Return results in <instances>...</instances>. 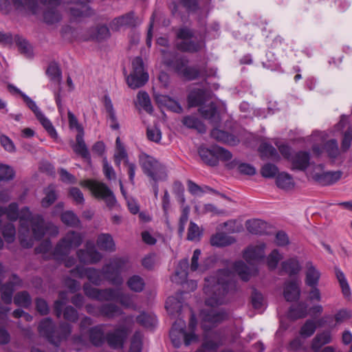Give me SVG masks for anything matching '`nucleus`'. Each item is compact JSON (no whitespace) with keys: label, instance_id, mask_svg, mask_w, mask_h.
<instances>
[{"label":"nucleus","instance_id":"1","mask_svg":"<svg viewBox=\"0 0 352 352\" xmlns=\"http://www.w3.org/2000/svg\"><path fill=\"white\" fill-rule=\"evenodd\" d=\"M160 52L163 56L164 65L186 81H192L198 78L206 80L215 75L216 71L208 69L206 65L200 67L196 65L188 66V58L176 52L162 49Z\"/></svg>","mask_w":352,"mask_h":352},{"label":"nucleus","instance_id":"2","mask_svg":"<svg viewBox=\"0 0 352 352\" xmlns=\"http://www.w3.org/2000/svg\"><path fill=\"white\" fill-rule=\"evenodd\" d=\"M205 282L204 292L207 296L205 305L216 307L226 304V296L235 286L230 271L228 269H221L216 276L205 278Z\"/></svg>","mask_w":352,"mask_h":352},{"label":"nucleus","instance_id":"3","mask_svg":"<svg viewBox=\"0 0 352 352\" xmlns=\"http://www.w3.org/2000/svg\"><path fill=\"white\" fill-rule=\"evenodd\" d=\"M207 31L204 33L201 38L197 41L192 40L195 36L194 30L187 26L180 27L176 32L177 39L181 40L180 42L176 43V48L181 52L195 54L199 52L206 47L205 38Z\"/></svg>","mask_w":352,"mask_h":352},{"label":"nucleus","instance_id":"4","mask_svg":"<svg viewBox=\"0 0 352 352\" xmlns=\"http://www.w3.org/2000/svg\"><path fill=\"white\" fill-rule=\"evenodd\" d=\"M128 259L124 257H113L102 266L104 279L110 284L120 286L123 283L122 272L126 267Z\"/></svg>","mask_w":352,"mask_h":352},{"label":"nucleus","instance_id":"5","mask_svg":"<svg viewBox=\"0 0 352 352\" xmlns=\"http://www.w3.org/2000/svg\"><path fill=\"white\" fill-rule=\"evenodd\" d=\"M139 162L144 174L151 180L164 179V168L154 157L142 153L139 157Z\"/></svg>","mask_w":352,"mask_h":352},{"label":"nucleus","instance_id":"6","mask_svg":"<svg viewBox=\"0 0 352 352\" xmlns=\"http://www.w3.org/2000/svg\"><path fill=\"white\" fill-rule=\"evenodd\" d=\"M31 227L32 235L37 240H41L46 233H49L52 236H56L58 233V228L53 223H45L44 217L41 214H35L29 223Z\"/></svg>","mask_w":352,"mask_h":352},{"label":"nucleus","instance_id":"7","mask_svg":"<svg viewBox=\"0 0 352 352\" xmlns=\"http://www.w3.org/2000/svg\"><path fill=\"white\" fill-rule=\"evenodd\" d=\"M88 187L95 197L104 200L108 207L112 208L116 205V196L104 183L91 180L88 182Z\"/></svg>","mask_w":352,"mask_h":352},{"label":"nucleus","instance_id":"8","mask_svg":"<svg viewBox=\"0 0 352 352\" xmlns=\"http://www.w3.org/2000/svg\"><path fill=\"white\" fill-rule=\"evenodd\" d=\"M41 3L43 5L51 6H58L60 5V0H40ZM14 7L16 10H21L24 8L32 12V14H36L39 10V4L38 0H12Z\"/></svg>","mask_w":352,"mask_h":352},{"label":"nucleus","instance_id":"9","mask_svg":"<svg viewBox=\"0 0 352 352\" xmlns=\"http://www.w3.org/2000/svg\"><path fill=\"white\" fill-rule=\"evenodd\" d=\"M79 261L84 264H95L102 259V254L92 243H87L86 249H79L76 252Z\"/></svg>","mask_w":352,"mask_h":352},{"label":"nucleus","instance_id":"10","mask_svg":"<svg viewBox=\"0 0 352 352\" xmlns=\"http://www.w3.org/2000/svg\"><path fill=\"white\" fill-rule=\"evenodd\" d=\"M127 336V329L125 327H120L106 333V342L112 349H122Z\"/></svg>","mask_w":352,"mask_h":352},{"label":"nucleus","instance_id":"11","mask_svg":"<svg viewBox=\"0 0 352 352\" xmlns=\"http://www.w3.org/2000/svg\"><path fill=\"white\" fill-rule=\"evenodd\" d=\"M184 8L187 14L196 13L199 10V0H178L173 1L170 5V12L173 16L179 15L183 16L182 12L179 11V8Z\"/></svg>","mask_w":352,"mask_h":352},{"label":"nucleus","instance_id":"12","mask_svg":"<svg viewBox=\"0 0 352 352\" xmlns=\"http://www.w3.org/2000/svg\"><path fill=\"white\" fill-rule=\"evenodd\" d=\"M342 175L340 170L314 173L311 175L312 179L318 184L326 186L333 185L338 182Z\"/></svg>","mask_w":352,"mask_h":352},{"label":"nucleus","instance_id":"13","mask_svg":"<svg viewBox=\"0 0 352 352\" xmlns=\"http://www.w3.org/2000/svg\"><path fill=\"white\" fill-rule=\"evenodd\" d=\"M311 155L309 151H298L295 152L289 160L292 170L305 171L310 165Z\"/></svg>","mask_w":352,"mask_h":352},{"label":"nucleus","instance_id":"14","mask_svg":"<svg viewBox=\"0 0 352 352\" xmlns=\"http://www.w3.org/2000/svg\"><path fill=\"white\" fill-rule=\"evenodd\" d=\"M138 17L133 11H130L123 15L116 17L111 22V26L113 30L118 31L121 27L126 26L135 28L138 25Z\"/></svg>","mask_w":352,"mask_h":352},{"label":"nucleus","instance_id":"15","mask_svg":"<svg viewBox=\"0 0 352 352\" xmlns=\"http://www.w3.org/2000/svg\"><path fill=\"white\" fill-rule=\"evenodd\" d=\"M210 135L217 142L232 146H236L240 142V140L237 135L219 129H212Z\"/></svg>","mask_w":352,"mask_h":352},{"label":"nucleus","instance_id":"16","mask_svg":"<svg viewBox=\"0 0 352 352\" xmlns=\"http://www.w3.org/2000/svg\"><path fill=\"white\" fill-rule=\"evenodd\" d=\"M104 324H99L89 329V339L94 346L100 347L105 343L106 334L104 333Z\"/></svg>","mask_w":352,"mask_h":352},{"label":"nucleus","instance_id":"17","mask_svg":"<svg viewBox=\"0 0 352 352\" xmlns=\"http://www.w3.org/2000/svg\"><path fill=\"white\" fill-rule=\"evenodd\" d=\"M38 330L43 337L45 338L50 343L53 344L56 332V324L51 318L47 317L42 319L38 324Z\"/></svg>","mask_w":352,"mask_h":352},{"label":"nucleus","instance_id":"18","mask_svg":"<svg viewBox=\"0 0 352 352\" xmlns=\"http://www.w3.org/2000/svg\"><path fill=\"white\" fill-rule=\"evenodd\" d=\"M283 296L286 301H298L300 297V289L296 280H290L285 283Z\"/></svg>","mask_w":352,"mask_h":352},{"label":"nucleus","instance_id":"19","mask_svg":"<svg viewBox=\"0 0 352 352\" xmlns=\"http://www.w3.org/2000/svg\"><path fill=\"white\" fill-rule=\"evenodd\" d=\"M208 100L207 91L205 89H195L187 96L189 107H202Z\"/></svg>","mask_w":352,"mask_h":352},{"label":"nucleus","instance_id":"20","mask_svg":"<svg viewBox=\"0 0 352 352\" xmlns=\"http://www.w3.org/2000/svg\"><path fill=\"white\" fill-rule=\"evenodd\" d=\"M201 317L205 322L217 324L227 320L229 316L226 311H215L212 309H204L201 311Z\"/></svg>","mask_w":352,"mask_h":352},{"label":"nucleus","instance_id":"21","mask_svg":"<svg viewBox=\"0 0 352 352\" xmlns=\"http://www.w3.org/2000/svg\"><path fill=\"white\" fill-rule=\"evenodd\" d=\"M76 143L72 146L74 153L84 159L88 164L91 163L90 152L84 141V134H77L76 136Z\"/></svg>","mask_w":352,"mask_h":352},{"label":"nucleus","instance_id":"22","mask_svg":"<svg viewBox=\"0 0 352 352\" xmlns=\"http://www.w3.org/2000/svg\"><path fill=\"white\" fill-rule=\"evenodd\" d=\"M53 345L58 347L63 340H67L72 333V326L67 322H60L58 327L56 326Z\"/></svg>","mask_w":352,"mask_h":352},{"label":"nucleus","instance_id":"23","mask_svg":"<svg viewBox=\"0 0 352 352\" xmlns=\"http://www.w3.org/2000/svg\"><path fill=\"white\" fill-rule=\"evenodd\" d=\"M199 155L201 160L210 166H216L218 165V159L216 153L215 145L210 148L201 146L198 150Z\"/></svg>","mask_w":352,"mask_h":352},{"label":"nucleus","instance_id":"24","mask_svg":"<svg viewBox=\"0 0 352 352\" xmlns=\"http://www.w3.org/2000/svg\"><path fill=\"white\" fill-rule=\"evenodd\" d=\"M89 39L97 42H102L111 36V33L107 25H98L89 29Z\"/></svg>","mask_w":352,"mask_h":352},{"label":"nucleus","instance_id":"25","mask_svg":"<svg viewBox=\"0 0 352 352\" xmlns=\"http://www.w3.org/2000/svg\"><path fill=\"white\" fill-rule=\"evenodd\" d=\"M265 243L255 247H249L243 252V258L248 263L258 261L265 257Z\"/></svg>","mask_w":352,"mask_h":352},{"label":"nucleus","instance_id":"26","mask_svg":"<svg viewBox=\"0 0 352 352\" xmlns=\"http://www.w3.org/2000/svg\"><path fill=\"white\" fill-rule=\"evenodd\" d=\"M69 13L73 18L77 19L91 16L94 14V11L87 3L79 2L76 6L69 8Z\"/></svg>","mask_w":352,"mask_h":352},{"label":"nucleus","instance_id":"27","mask_svg":"<svg viewBox=\"0 0 352 352\" xmlns=\"http://www.w3.org/2000/svg\"><path fill=\"white\" fill-rule=\"evenodd\" d=\"M156 102L162 107L175 113H180L183 109L179 102L166 95H160L156 98Z\"/></svg>","mask_w":352,"mask_h":352},{"label":"nucleus","instance_id":"28","mask_svg":"<svg viewBox=\"0 0 352 352\" xmlns=\"http://www.w3.org/2000/svg\"><path fill=\"white\" fill-rule=\"evenodd\" d=\"M305 284L309 287L318 286L320 278V272L313 265L312 262L306 263Z\"/></svg>","mask_w":352,"mask_h":352},{"label":"nucleus","instance_id":"29","mask_svg":"<svg viewBox=\"0 0 352 352\" xmlns=\"http://www.w3.org/2000/svg\"><path fill=\"white\" fill-rule=\"evenodd\" d=\"M308 305L303 301L298 302L295 305H292L287 313L288 318L293 320L307 317Z\"/></svg>","mask_w":352,"mask_h":352},{"label":"nucleus","instance_id":"30","mask_svg":"<svg viewBox=\"0 0 352 352\" xmlns=\"http://www.w3.org/2000/svg\"><path fill=\"white\" fill-rule=\"evenodd\" d=\"M100 316L113 319L123 314L120 307L113 303H104L99 306Z\"/></svg>","mask_w":352,"mask_h":352},{"label":"nucleus","instance_id":"31","mask_svg":"<svg viewBox=\"0 0 352 352\" xmlns=\"http://www.w3.org/2000/svg\"><path fill=\"white\" fill-rule=\"evenodd\" d=\"M332 340L331 333L329 331H324L316 335L311 342V349L314 352H319L321 348Z\"/></svg>","mask_w":352,"mask_h":352},{"label":"nucleus","instance_id":"32","mask_svg":"<svg viewBox=\"0 0 352 352\" xmlns=\"http://www.w3.org/2000/svg\"><path fill=\"white\" fill-rule=\"evenodd\" d=\"M236 239L224 232H217L210 237V242L212 246L222 248L234 243Z\"/></svg>","mask_w":352,"mask_h":352},{"label":"nucleus","instance_id":"33","mask_svg":"<svg viewBox=\"0 0 352 352\" xmlns=\"http://www.w3.org/2000/svg\"><path fill=\"white\" fill-rule=\"evenodd\" d=\"M198 111L204 119L208 120L211 122H219L218 109L214 102H211L208 106H202L199 108Z\"/></svg>","mask_w":352,"mask_h":352},{"label":"nucleus","instance_id":"34","mask_svg":"<svg viewBox=\"0 0 352 352\" xmlns=\"http://www.w3.org/2000/svg\"><path fill=\"white\" fill-rule=\"evenodd\" d=\"M96 243L98 248L101 250L113 252L116 250L114 241L110 234L102 233L99 234Z\"/></svg>","mask_w":352,"mask_h":352},{"label":"nucleus","instance_id":"35","mask_svg":"<svg viewBox=\"0 0 352 352\" xmlns=\"http://www.w3.org/2000/svg\"><path fill=\"white\" fill-rule=\"evenodd\" d=\"M281 267L289 276L298 274L301 270V265L296 258H289L283 261Z\"/></svg>","mask_w":352,"mask_h":352},{"label":"nucleus","instance_id":"36","mask_svg":"<svg viewBox=\"0 0 352 352\" xmlns=\"http://www.w3.org/2000/svg\"><path fill=\"white\" fill-rule=\"evenodd\" d=\"M276 184L279 188L285 190H292L295 186L292 176L286 172H281L277 175Z\"/></svg>","mask_w":352,"mask_h":352},{"label":"nucleus","instance_id":"37","mask_svg":"<svg viewBox=\"0 0 352 352\" xmlns=\"http://www.w3.org/2000/svg\"><path fill=\"white\" fill-rule=\"evenodd\" d=\"M45 197L41 199V204L43 208H47L51 206L58 199V194L54 184H50L43 190Z\"/></svg>","mask_w":352,"mask_h":352},{"label":"nucleus","instance_id":"38","mask_svg":"<svg viewBox=\"0 0 352 352\" xmlns=\"http://www.w3.org/2000/svg\"><path fill=\"white\" fill-rule=\"evenodd\" d=\"M258 151L261 157H268L272 160H278L280 155L277 150L269 142H264L260 144Z\"/></svg>","mask_w":352,"mask_h":352},{"label":"nucleus","instance_id":"39","mask_svg":"<svg viewBox=\"0 0 352 352\" xmlns=\"http://www.w3.org/2000/svg\"><path fill=\"white\" fill-rule=\"evenodd\" d=\"M148 80V74L142 75L129 74L126 78L128 86L133 89H138L144 86Z\"/></svg>","mask_w":352,"mask_h":352},{"label":"nucleus","instance_id":"40","mask_svg":"<svg viewBox=\"0 0 352 352\" xmlns=\"http://www.w3.org/2000/svg\"><path fill=\"white\" fill-rule=\"evenodd\" d=\"M245 226L249 232L261 235L265 233L266 222L261 219L248 220Z\"/></svg>","mask_w":352,"mask_h":352},{"label":"nucleus","instance_id":"41","mask_svg":"<svg viewBox=\"0 0 352 352\" xmlns=\"http://www.w3.org/2000/svg\"><path fill=\"white\" fill-rule=\"evenodd\" d=\"M182 124L188 129H196L199 133L206 131L205 124L197 118L192 116H186L182 119Z\"/></svg>","mask_w":352,"mask_h":352},{"label":"nucleus","instance_id":"42","mask_svg":"<svg viewBox=\"0 0 352 352\" xmlns=\"http://www.w3.org/2000/svg\"><path fill=\"white\" fill-rule=\"evenodd\" d=\"M63 241H65L71 250L78 248L82 243L83 236L76 231H69L63 238Z\"/></svg>","mask_w":352,"mask_h":352},{"label":"nucleus","instance_id":"43","mask_svg":"<svg viewBox=\"0 0 352 352\" xmlns=\"http://www.w3.org/2000/svg\"><path fill=\"white\" fill-rule=\"evenodd\" d=\"M61 221L67 226L78 228L80 226L78 217L72 210H66L60 214Z\"/></svg>","mask_w":352,"mask_h":352},{"label":"nucleus","instance_id":"44","mask_svg":"<svg viewBox=\"0 0 352 352\" xmlns=\"http://www.w3.org/2000/svg\"><path fill=\"white\" fill-rule=\"evenodd\" d=\"M14 303L20 307L29 308L32 305V298L27 291L17 292L14 297Z\"/></svg>","mask_w":352,"mask_h":352},{"label":"nucleus","instance_id":"45","mask_svg":"<svg viewBox=\"0 0 352 352\" xmlns=\"http://www.w3.org/2000/svg\"><path fill=\"white\" fill-rule=\"evenodd\" d=\"M70 250L68 245L61 239L53 250V257L56 261H63L64 258L69 254Z\"/></svg>","mask_w":352,"mask_h":352},{"label":"nucleus","instance_id":"46","mask_svg":"<svg viewBox=\"0 0 352 352\" xmlns=\"http://www.w3.org/2000/svg\"><path fill=\"white\" fill-rule=\"evenodd\" d=\"M34 214H32L28 206H24L19 210V223L20 227L26 232L29 231V223L32 221Z\"/></svg>","mask_w":352,"mask_h":352},{"label":"nucleus","instance_id":"47","mask_svg":"<svg viewBox=\"0 0 352 352\" xmlns=\"http://www.w3.org/2000/svg\"><path fill=\"white\" fill-rule=\"evenodd\" d=\"M127 286L135 292L140 293L142 292L145 287L144 279L139 275H133L127 280Z\"/></svg>","mask_w":352,"mask_h":352},{"label":"nucleus","instance_id":"48","mask_svg":"<svg viewBox=\"0 0 352 352\" xmlns=\"http://www.w3.org/2000/svg\"><path fill=\"white\" fill-rule=\"evenodd\" d=\"M87 278L96 286L101 285L104 279L102 268L98 270L95 267H88Z\"/></svg>","mask_w":352,"mask_h":352},{"label":"nucleus","instance_id":"49","mask_svg":"<svg viewBox=\"0 0 352 352\" xmlns=\"http://www.w3.org/2000/svg\"><path fill=\"white\" fill-rule=\"evenodd\" d=\"M136 321L145 328L153 329L155 327L157 324V320L155 316H151L145 312H142L138 315L136 318Z\"/></svg>","mask_w":352,"mask_h":352},{"label":"nucleus","instance_id":"50","mask_svg":"<svg viewBox=\"0 0 352 352\" xmlns=\"http://www.w3.org/2000/svg\"><path fill=\"white\" fill-rule=\"evenodd\" d=\"M142 348L143 335L140 331H136L131 337L128 352H142Z\"/></svg>","mask_w":352,"mask_h":352},{"label":"nucleus","instance_id":"51","mask_svg":"<svg viewBox=\"0 0 352 352\" xmlns=\"http://www.w3.org/2000/svg\"><path fill=\"white\" fill-rule=\"evenodd\" d=\"M36 118L52 138L55 140L58 138V133L56 129L53 126L52 122L45 117L43 113H39V115Z\"/></svg>","mask_w":352,"mask_h":352},{"label":"nucleus","instance_id":"52","mask_svg":"<svg viewBox=\"0 0 352 352\" xmlns=\"http://www.w3.org/2000/svg\"><path fill=\"white\" fill-rule=\"evenodd\" d=\"M234 270L237 273L241 280L248 281L250 278L249 267L243 261H235L233 265Z\"/></svg>","mask_w":352,"mask_h":352},{"label":"nucleus","instance_id":"53","mask_svg":"<svg viewBox=\"0 0 352 352\" xmlns=\"http://www.w3.org/2000/svg\"><path fill=\"white\" fill-rule=\"evenodd\" d=\"M335 273L344 296H349L351 294V289L344 272L339 267H335Z\"/></svg>","mask_w":352,"mask_h":352},{"label":"nucleus","instance_id":"54","mask_svg":"<svg viewBox=\"0 0 352 352\" xmlns=\"http://www.w3.org/2000/svg\"><path fill=\"white\" fill-rule=\"evenodd\" d=\"M0 290L1 300L6 305H10L14 291V288L12 286V284L6 283L2 284Z\"/></svg>","mask_w":352,"mask_h":352},{"label":"nucleus","instance_id":"55","mask_svg":"<svg viewBox=\"0 0 352 352\" xmlns=\"http://www.w3.org/2000/svg\"><path fill=\"white\" fill-rule=\"evenodd\" d=\"M61 19V14L54 8H48L43 12V19L47 24L52 25L56 23Z\"/></svg>","mask_w":352,"mask_h":352},{"label":"nucleus","instance_id":"56","mask_svg":"<svg viewBox=\"0 0 352 352\" xmlns=\"http://www.w3.org/2000/svg\"><path fill=\"white\" fill-rule=\"evenodd\" d=\"M46 74L50 78L51 80L53 81H58L60 82L62 79V72L58 66V64L56 62H52L50 63L48 65Z\"/></svg>","mask_w":352,"mask_h":352},{"label":"nucleus","instance_id":"57","mask_svg":"<svg viewBox=\"0 0 352 352\" xmlns=\"http://www.w3.org/2000/svg\"><path fill=\"white\" fill-rule=\"evenodd\" d=\"M2 235L8 243L14 242L16 236V228L12 223H7L2 227Z\"/></svg>","mask_w":352,"mask_h":352},{"label":"nucleus","instance_id":"58","mask_svg":"<svg viewBox=\"0 0 352 352\" xmlns=\"http://www.w3.org/2000/svg\"><path fill=\"white\" fill-rule=\"evenodd\" d=\"M14 41L21 54H23L28 56L32 54L31 46L29 42L23 36L19 34L15 35Z\"/></svg>","mask_w":352,"mask_h":352},{"label":"nucleus","instance_id":"59","mask_svg":"<svg viewBox=\"0 0 352 352\" xmlns=\"http://www.w3.org/2000/svg\"><path fill=\"white\" fill-rule=\"evenodd\" d=\"M137 100L140 106H141L146 111H153V107L151 104V99L146 91H139L137 95Z\"/></svg>","mask_w":352,"mask_h":352},{"label":"nucleus","instance_id":"60","mask_svg":"<svg viewBox=\"0 0 352 352\" xmlns=\"http://www.w3.org/2000/svg\"><path fill=\"white\" fill-rule=\"evenodd\" d=\"M317 326L312 320H307L301 327L300 334L302 337L307 338L311 337L316 331Z\"/></svg>","mask_w":352,"mask_h":352},{"label":"nucleus","instance_id":"61","mask_svg":"<svg viewBox=\"0 0 352 352\" xmlns=\"http://www.w3.org/2000/svg\"><path fill=\"white\" fill-rule=\"evenodd\" d=\"M324 149L330 158L335 159L339 154V148L337 140L331 139L327 141L324 144Z\"/></svg>","mask_w":352,"mask_h":352},{"label":"nucleus","instance_id":"62","mask_svg":"<svg viewBox=\"0 0 352 352\" xmlns=\"http://www.w3.org/2000/svg\"><path fill=\"white\" fill-rule=\"evenodd\" d=\"M278 173V166L272 163H266L261 168V174L265 178H274Z\"/></svg>","mask_w":352,"mask_h":352},{"label":"nucleus","instance_id":"63","mask_svg":"<svg viewBox=\"0 0 352 352\" xmlns=\"http://www.w3.org/2000/svg\"><path fill=\"white\" fill-rule=\"evenodd\" d=\"M5 214L10 221H16L19 217V205L16 202L10 203L4 208Z\"/></svg>","mask_w":352,"mask_h":352},{"label":"nucleus","instance_id":"64","mask_svg":"<svg viewBox=\"0 0 352 352\" xmlns=\"http://www.w3.org/2000/svg\"><path fill=\"white\" fill-rule=\"evenodd\" d=\"M15 176L14 169L6 164H0V182H8L12 180Z\"/></svg>","mask_w":352,"mask_h":352}]
</instances>
